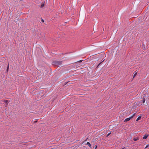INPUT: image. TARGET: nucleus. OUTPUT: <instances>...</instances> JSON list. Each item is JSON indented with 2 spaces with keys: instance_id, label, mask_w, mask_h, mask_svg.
I'll list each match as a JSON object with an SVG mask.
<instances>
[{
  "instance_id": "nucleus-1",
  "label": "nucleus",
  "mask_w": 149,
  "mask_h": 149,
  "mask_svg": "<svg viewBox=\"0 0 149 149\" xmlns=\"http://www.w3.org/2000/svg\"><path fill=\"white\" fill-rule=\"evenodd\" d=\"M62 63V61H53L52 62V64L54 65L59 66Z\"/></svg>"
},
{
  "instance_id": "nucleus-2",
  "label": "nucleus",
  "mask_w": 149,
  "mask_h": 149,
  "mask_svg": "<svg viewBox=\"0 0 149 149\" xmlns=\"http://www.w3.org/2000/svg\"><path fill=\"white\" fill-rule=\"evenodd\" d=\"M136 113H134L132 116L130 118H126L124 120V122H127L130 120L135 115Z\"/></svg>"
},
{
  "instance_id": "nucleus-3",
  "label": "nucleus",
  "mask_w": 149,
  "mask_h": 149,
  "mask_svg": "<svg viewBox=\"0 0 149 149\" xmlns=\"http://www.w3.org/2000/svg\"><path fill=\"white\" fill-rule=\"evenodd\" d=\"M149 135L148 134H146L144 135V136L143 137V139H146L148 136Z\"/></svg>"
},
{
  "instance_id": "nucleus-4",
  "label": "nucleus",
  "mask_w": 149,
  "mask_h": 149,
  "mask_svg": "<svg viewBox=\"0 0 149 149\" xmlns=\"http://www.w3.org/2000/svg\"><path fill=\"white\" fill-rule=\"evenodd\" d=\"M139 139V137H134L133 139V140L134 141H136L137 140H138Z\"/></svg>"
},
{
  "instance_id": "nucleus-5",
  "label": "nucleus",
  "mask_w": 149,
  "mask_h": 149,
  "mask_svg": "<svg viewBox=\"0 0 149 149\" xmlns=\"http://www.w3.org/2000/svg\"><path fill=\"white\" fill-rule=\"evenodd\" d=\"M86 144L88 146L90 147V148H91V143L89 142H87L86 143Z\"/></svg>"
},
{
  "instance_id": "nucleus-6",
  "label": "nucleus",
  "mask_w": 149,
  "mask_h": 149,
  "mask_svg": "<svg viewBox=\"0 0 149 149\" xmlns=\"http://www.w3.org/2000/svg\"><path fill=\"white\" fill-rule=\"evenodd\" d=\"M137 74V72H134V74H133V78H134V77H135L136 76Z\"/></svg>"
},
{
  "instance_id": "nucleus-7",
  "label": "nucleus",
  "mask_w": 149,
  "mask_h": 149,
  "mask_svg": "<svg viewBox=\"0 0 149 149\" xmlns=\"http://www.w3.org/2000/svg\"><path fill=\"white\" fill-rule=\"evenodd\" d=\"M141 116H139L136 120V121H138L139 120H140L141 118Z\"/></svg>"
},
{
  "instance_id": "nucleus-8",
  "label": "nucleus",
  "mask_w": 149,
  "mask_h": 149,
  "mask_svg": "<svg viewBox=\"0 0 149 149\" xmlns=\"http://www.w3.org/2000/svg\"><path fill=\"white\" fill-rule=\"evenodd\" d=\"M145 100H146L145 98H143V100L142 101V103H145Z\"/></svg>"
},
{
  "instance_id": "nucleus-9",
  "label": "nucleus",
  "mask_w": 149,
  "mask_h": 149,
  "mask_svg": "<svg viewBox=\"0 0 149 149\" xmlns=\"http://www.w3.org/2000/svg\"><path fill=\"white\" fill-rule=\"evenodd\" d=\"M44 6V3H42L41 4V5L40 7L42 8Z\"/></svg>"
},
{
  "instance_id": "nucleus-10",
  "label": "nucleus",
  "mask_w": 149,
  "mask_h": 149,
  "mask_svg": "<svg viewBox=\"0 0 149 149\" xmlns=\"http://www.w3.org/2000/svg\"><path fill=\"white\" fill-rule=\"evenodd\" d=\"M3 102L4 103H7L8 102V100H4Z\"/></svg>"
},
{
  "instance_id": "nucleus-11",
  "label": "nucleus",
  "mask_w": 149,
  "mask_h": 149,
  "mask_svg": "<svg viewBox=\"0 0 149 149\" xmlns=\"http://www.w3.org/2000/svg\"><path fill=\"white\" fill-rule=\"evenodd\" d=\"M149 147V144H147V145L146 146V147H145V149L146 148Z\"/></svg>"
},
{
  "instance_id": "nucleus-12",
  "label": "nucleus",
  "mask_w": 149,
  "mask_h": 149,
  "mask_svg": "<svg viewBox=\"0 0 149 149\" xmlns=\"http://www.w3.org/2000/svg\"><path fill=\"white\" fill-rule=\"evenodd\" d=\"M111 133H109V134H108L107 135V136H106V137H108V136H109L111 134Z\"/></svg>"
},
{
  "instance_id": "nucleus-13",
  "label": "nucleus",
  "mask_w": 149,
  "mask_h": 149,
  "mask_svg": "<svg viewBox=\"0 0 149 149\" xmlns=\"http://www.w3.org/2000/svg\"><path fill=\"white\" fill-rule=\"evenodd\" d=\"M8 68H9V65H8V67H7V71H8Z\"/></svg>"
},
{
  "instance_id": "nucleus-14",
  "label": "nucleus",
  "mask_w": 149,
  "mask_h": 149,
  "mask_svg": "<svg viewBox=\"0 0 149 149\" xmlns=\"http://www.w3.org/2000/svg\"><path fill=\"white\" fill-rule=\"evenodd\" d=\"M41 21H42V22H44V20L43 19H41Z\"/></svg>"
},
{
  "instance_id": "nucleus-15",
  "label": "nucleus",
  "mask_w": 149,
  "mask_h": 149,
  "mask_svg": "<svg viewBox=\"0 0 149 149\" xmlns=\"http://www.w3.org/2000/svg\"><path fill=\"white\" fill-rule=\"evenodd\" d=\"M82 61V60H81L79 61V62H81Z\"/></svg>"
},
{
  "instance_id": "nucleus-16",
  "label": "nucleus",
  "mask_w": 149,
  "mask_h": 149,
  "mask_svg": "<svg viewBox=\"0 0 149 149\" xmlns=\"http://www.w3.org/2000/svg\"><path fill=\"white\" fill-rule=\"evenodd\" d=\"M95 149H96V148H97V145H95Z\"/></svg>"
},
{
  "instance_id": "nucleus-17",
  "label": "nucleus",
  "mask_w": 149,
  "mask_h": 149,
  "mask_svg": "<svg viewBox=\"0 0 149 149\" xmlns=\"http://www.w3.org/2000/svg\"><path fill=\"white\" fill-rule=\"evenodd\" d=\"M37 120H36V121H35V123H36V122H37Z\"/></svg>"
}]
</instances>
